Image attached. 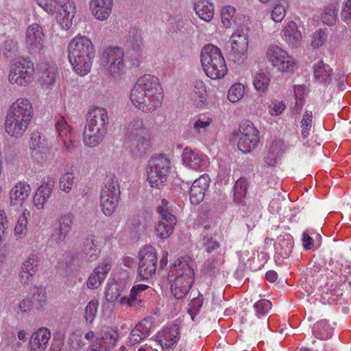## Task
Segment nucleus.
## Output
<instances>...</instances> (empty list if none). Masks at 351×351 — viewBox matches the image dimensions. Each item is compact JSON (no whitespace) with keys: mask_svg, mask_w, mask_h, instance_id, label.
<instances>
[{"mask_svg":"<svg viewBox=\"0 0 351 351\" xmlns=\"http://www.w3.org/2000/svg\"><path fill=\"white\" fill-rule=\"evenodd\" d=\"M221 19L223 26L226 28H230L234 24L239 29H248L250 24L249 17L245 14H237L235 8L231 5L223 7L221 12Z\"/></svg>","mask_w":351,"mask_h":351,"instance_id":"obj_20","label":"nucleus"},{"mask_svg":"<svg viewBox=\"0 0 351 351\" xmlns=\"http://www.w3.org/2000/svg\"><path fill=\"white\" fill-rule=\"evenodd\" d=\"M193 91L191 94V101L196 108L199 109L208 107L207 90L204 82L195 80L193 83Z\"/></svg>","mask_w":351,"mask_h":351,"instance_id":"obj_38","label":"nucleus"},{"mask_svg":"<svg viewBox=\"0 0 351 351\" xmlns=\"http://www.w3.org/2000/svg\"><path fill=\"white\" fill-rule=\"evenodd\" d=\"M34 63L28 58H20L12 64L8 80L12 84L27 86L34 79Z\"/></svg>","mask_w":351,"mask_h":351,"instance_id":"obj_9","label":"nucleus"},{"mask_svg":"<svg viewBox=\"0 0 351 351\" xmlns=\"http://www.w3.org/2000/svg\"><path fill=\"white\" fill-rule=\"evenodd\" d=\"M213 122V117L209 112L199 113L193 117L192 128L200 141H205Z\"/></svg>","mask_w":351,"mask_h":351,"instance_id":"obj_24","label":"nucleus"},{"mask_svg":"<svg viewBox=\"0 0 351 351\" xmlns=\"http://www.w3.org/2000/svg\"><path fill=\"white\" fill-rule=\"evenodd\" d=\"M37 71L39 81L43 86H49L54 83L57 71L53 66L47 62H42L37 65Z\"/></svg>","mask_w":351,"mask_h":351,"instance_id":"obj_40","label":"nucleus"},{"mask_svg":"<svg viewBox=\"0 0 351 351\" xmlns=\"http://www.w3.org/2000/svg\"><path fill=\"white\" fill-rule=\"evenodd\" d=\"M54 187V180L52 178H47L43 181L41 185L37 189L33 198V204L38 210L44 208L45 203L49 199L52 190Z\"/></svg>","mask_w":351,"mask_h":351,"instance_id":"obj_34","label":"nucleus"},{"mask_svg":"<svg viewBox=\"0 0 351 351\" xmlns=\"http://www.w3.org/2000/svg\"><path fill=\"white\" fill-rule=\"evenodd\" d=\"M313 112L306 110L302 115V120L300 122L301 129V135L303 138H306L310 135V131L312 128Z\"/></svg>","mask_w":351,"mask_h":351,"instance_id":"obj_55","label":"nucleus"},{"mask_svg":"<svg viewBox=\"0 0 351 351\" xmlns=\"http://www.w3.org/2000/svg\"><path fill=\"white\" fill-rule=\"evenodd\" d=\"M256 315L258 317L266 315L271 308V303L267 300H260L254 304Z\"/></svg>","mask_w":351,"mask_h":351,"instance_id":"obj_57","label":"nucleus"},{"mask_svg":"<svg viewBox=\"0 0 351 351\" xmlns=\"http://www.w3.org/2000/svg\"><path fill=\"white\" fill-rule=\"evenodd\" d=\"M289 8L287 0H276L271 10V18L276 23H280L285 17Z\"/></svg>","mask_w":351,"mask_h":351,"instance_id":"obj_45","label":"nucleus"},{"mask_svg":"<svg viewBox=\"0 0 351 351\" xmlns=\"http://www.w3.org/2000/svg\"><path fill=\"white\" fill-rule=\"evenodd\" d=\"M171 168V161L162 154L153 156L148 160L147 181L152 188L160 189L167 182Z\"/></svg>","mask_w":351,"mask_h":351,"instance_id":"obj_7","label":"nucleus"},{"mask_svg":"<svg viewBox=\"0 0 351 351\" xmlns=\"http://www.w3.org/2000/svg\"><path fill=\"white\" fill-rule=\"evenodd\" d=\"M120 285L116 282H108L106 289L105 297L108 302H117L121 295V290Z\"/></svg>","mask_w":351,"mask_h":351,"instance_id":"obj_54","label":"nucleus"},{"mask_svg":"<svg viewBox=\"0 0 351 351\" xmlns=\"http://www.w3.org/2000/svg\"><path fill=\"white\" fill-rule=\"evenodd\" d=\"M138 276L141 279L152 277L156 271L157 252L152 245H145L138 252Z\"/></svg>","mask_w":351,"mask_h":351,"instance_id":"obj_14","label":"nucleus"},{"mask_svg":"<svg viewBox=\"0 0 351 351\" xmlns=\"http://www.w3.org/2000/svg\"><path fill=\"white\" fill-rule=\"evenodd\" d=\"M123 51L120 47H108L104 51L101 62L109 75L116 77L123 73Z\"/></svg>","mask_w":351,"mask_h":351,"instance_id":"obj_13","label":"nucleus"},{"mask_svg":"<svg viewBox=\"0 0 351 351\" xmlns=\"http://www.w3.org/2000/svg\"><path fill=\"white\" fill-rule=\"evenodd\" d=\"M179 328L176 324L165 327L156 335L157 341L161 347L167 349L177 343L179 339Z\"/></svg>","mask_w":351,"mask_h":351,"instance_id":"obj_32","label":"nucleus"},{"mask_svg":"<svg viewBox=\"0 0 351 351\" xmlns=\"http://www.w3.org/2000/svg\"><path fill=\"white\" fill-rule=\"evenodd\" d=\"M120 186L114 175L107 176L100 194V207L106 216H110L117 209L120 200Z\"/></svg>","mask_w":351,"mask_h":351,"instance_id":"obj_8","label":"nucleus"},{"mask_svg":"<svg viewBox=\"0 0 351 351\" xmlns=\"http://www.w3.org/2000/svg\"><path fill=\"white\" fill-rule=\"evenodd\" d=\"M247 183L245 178H241L234 184V195L239 197H244L247 193Z\"/></svg>","mask_w":351,"mask_h":351,"instance_id":"obj_61","label":"nucleus"},{"mask_svg":"<svg viewBox=\"0 0 351 351\" xmlns=\"http://www.w3.org/2000/svg\"><path fill=\"white\" fill-rule=\"evenodd\" d=\"M228 47L230 60L238 64H243L248 55L247 29H237L230 36Z\"/></svg>","mask_w":351,"mask_h":351,"instance_id":"obj_10","label":"nucleus"},{"mask_svg":"<svg viewBox=\"0 0 351 351\" xmlns=\"http://www.w3.org/2000/svg\"><path fill=\"white\" fill-rule=\"evenodd\" d=\"M126 46L128 47L130 56H134L135 62L134 65H138L142 60L143 56V38L141 32L136 29H132L129 32L126 40Z\"/></svg>","mask_w":351,"mask_h":351,"instance_id":"obj_27","label":"nucleus"},{"mask_svg":"<svg viewBox=\"0 0 351 351\" xmlns=\"http://www.w3.org/2000/svg\"><path fill=\"white\" fill-rule=\"evenodd\" d=\"M287 149V145L285 142L281 139H275L272 141L269 145L268 150L277 156L278 158H281L282 154Z\"/></svg>","mask_w":351,"mask_h":351,"instance_id":"obj_59","label":"nucleus"},{"mask_svg":"<svg viewBox=\"0 0 351 351\" xmlns=\"http://www.w3.org/2000/svg\"><path fill=\"white\" fill-rule=\"evenodd\" d=\"M30 217V212L25 208L19 215L14 228V233L20 238L24 237L27 232L28 219Z\"/></svg>","mask_w":351,"mask_h":351,"instance_id":"obj_49","label":"nucleus"},{"mask_svg":"<svg viewBox=\"0 0 351 351\" xmlns=\"http://www.w3.org/2000/svg\"><path fill=\"white\" fill-rule=\"evenodd\" d=\"M163 98V89L159 80L149 74L136 80L130 95L132 105L145 113H152L160 108Z\"/></svg>","mask_w":351,"mask_h":351,"instance_id":"obj_1","label":"nucleus"},{"mask_svg":"<svg viewBox=\"0 0 351 351\" xmlns=\"http://www.w3.org/2000/svg\"><path fill=\"white\" fill-rule=\"evenodd\" d=\"M7 113L31 121L34 116L33 106L28 99L20 97L11 104Z\"/></svg>","mask_w":351,"mask_h":351,"instance_id":"obj_26","label":"nucleus"},{"mask_svg":"<svg viewBox=\"0 0 351 351\" xmlns=\"http://www.w3.org/2000/svg\"><path fill=\"white\" fill-rule=\"evenodd\" d=\"M293 91L295 99V105L300 108H302L304 105L305 87L302 85H295L293 87Z\"/></svg>","mask_w":351,"mask_h":351,"instance_id":"obj_63","label":"nucleus"},{"mask_svg":"<svg viewBox=\"0 0 351 351\" xmlns=\"http://www.w3.org/2000/svg\"><path fill=\"white\" fill-rule=\"evenodd\" d=\"M282 38L291 47L296 48L301 45L302 34L295 21H290L285 23L282 29Z\"/></svg>","mask_w":351,"mask_h":351,"instance_id":"obj_31","label":"nucleus"},{"mask_svg":"<svg viewBox=\"0 0 351 351\" xmlns=\"http://www.w3.org/2000/svg\"><path fill=\"white\" fill-rule=\"evenodd\" d=\"M45 38L43 29L38 23H32L27 27L25 46L31 53L40 52L44 48Z\"/></svg>","mask_w":351,"mask_h":351,"instance_id":"obj_17","label":"nucleus"},{"mask_svg":"<svg viewBox=\"0 0 351 351\" xmlns=\"http://www.w3.org/2000/svg\"><path fill=\"white\" fill-rule=\"evenodd\" d=\"M334 327L330 326L326 319L320 320L316 322L313 328V335L318 339L326 340L330 339L333 334Z\"/></svg>","mask_w":351,"mask_h":351,"instance_id":"obj_42","label":"nucleus"},{"mask_svg":"<svg viewBox=\"0 0 351 351\" xmlns=\"http://www.w3.org/2000/svg\"><path fill=\"white\" fill-rule=\"evenodd\" d=\"M210 182L208 174L204 173L196 179L191 185L189 197L192 204H199L204 198Z\"/></svg>","mask_w":351,"mask_h":351,"instance_id":"obj_25","label":"nucleus"},{"mask_svg":"<svg viewBox=\"0 0 351 351\" xmlns=\"http://www.w3.org/2000/svg\"><path fill=\"white\" fill-rule=\"evenodd\" d=\"M58 133V141L62 143L64 148L70 153L75 151L79 145L77 136L73 128L69 125L64 117H60L55 125Z\"/></svg>","mask_w":351,"mask_h":351,"instance_id":"obj_16","label":"nucleus"},{"mask_svg":"<svg viewBox=\"0 0 351 351\" xmlns=\"http://www.w3.org/2000/svg\"><path fill=\"white\" fill-rule=\"evenodd\" d=\"M74 218V215L71 213L60 216L58 219V227L53 230L51 235L53 241L58 244L64 241L72 230Z\"/></svg>","mask_w":351,"mask_h":351,"instance_id":"obj_23","label":"nucleus"},{"mask_svg":"<svg viewBox=\"0 0 351 351\" xmlns=\"http://www.w3.org/2000/svg\"><path fill=\"white\" fill-rule=\"evenodd\" d=\"M146 228V225L141 223L138 218L132 219L130 230L134 237H138L141 232H144Z\"/></svg>","mask_w":351,"mask_h":351,"instance_id":"obj_62","label":"nucleus"},{"mask_svg":"<svg viewBox=\"0 0 351 351\" xmlns=\"http://www.w3.org/2000/svg\"><path fill=\"white\" fill-rule=\"evenodd\" d=\"M332 69L322 60L319 61L313 66V77L318 82L328 86L332 80Z\"/></svg>","mask_w":351,"mask_h":351,"instance_id":"obj_39","label":"nucleus"},{"mask_svg":"<svg viewBox=\"0 0 351 351\" xmlns=\"http://www.w3.org/2000/svg\"><path fill=\"white\" fill-rule=\"evenodd\" d=\"M266 58L272 66L285 73H292L297 68V61L289 53L277 45H271L267 49Z\"/></svg>","mask_w":351,"mask_h":351,"instance_id":"obj_11","label":"nucleus"},{"mask_svg":"<svg viewBox=\"0 0 351 351\" xmlns=\"http://www.w3.org/2000/svg\"><path fill=\"white\" fill-rule=\"evenodd\" d=\"M38 258L36 254H31L22 264L19 271L21 283L27 284L31 282L37 271Z\"/></svg>","mask_w":351,"mask_h":351,"instance_id":"obj_35","label":"nucleus"},{"mask_svg":"<svg viewBox=\"0 0 351 351\" xmlns=\"http://www.w3.org/2000/svg\"><path fill=\"white\" fill-rule=\"evenodd\" d=\"M31 193L30 185L20 181L16 183L10 191V203L12 206H21L28 199Z\"/></svg>","mask_w":351,"mask_h":351,"instance_id":"obj_29","label":"nucleus"},{"mask_svg":"<svg viewBox=\"0 0 351 351\" xmlns=\"http://www.w3.org/2000/svg\"><path fill=\"white\" fill-rule=\"evenodd\" d=\"M182 161L186 167L199 171H204L210 164L209 158L206 155L189 147L183 150Z\"/></svg>","mask_w":351,"mask_h":351,"instance_id":"obj_19","label":"nucleus"},{"mask_svg":"<svg viewBox=\"0 0 351 351\" xmlns=\"http://www.w3.org/2000/svg\"><path fill=\"white\" fill-rule=\"evenodd\" d=\"M125 145L134 155L145 154L149 149V131L143 125L142 119L135 118L128 125Z\"/></svg>","mask_w":351,"mask_h":351,"instance_id":"obj_4","label":"nucleus"},{"mask_svg":"<svg viewBox=\"0 0 351 351\" xmlns=\"http://www.w3.org/2000/svg\"><path fill=\"white\" fill-rule=\"evenodd\" d=\"M101 252L99 241L95 236L90 234L85 238L83 245L84 258L86 262L95 261Z\"/></svg>","mask_w":351,"mask_h":351,"instance_id":"obj_37","label":"nucleus"},{"mask_svg":"<svg viewBox=\"0 0 351 351\" xmlns=\"http://www.w3.org/2000/svg\"><path fill=\"white\" fill-rule=\"evenodd\" d=\"M119 337V334L117 330L112 328L104 327L100 333H97L99 342L103 343L104 350L108 349L114 346Z\"/></svg>","mask_w":351,"mask_h":351,"instance_id":"obj_43","label":"nucleus"},{"mask_svg":"<svg viewBox=\"0 0 351 351\" xmlns=\"http://www.w3.org/2000/svg\"><path fill=\"white\" fill-rule=\"evenodd\" d=\"M135 327L147 337L153 330L152 319L151 317L145 318L139 322Z\"/></svg>","mask_w":351,"mask_h":351,"instance_id":"obj_60","label":"nucleus"},{"mask_svg":"<svg viewBox=\"0 0 351 351\" xmlns=\"http://www.w3.org/2000/svg\"><path fill=\"white\" fill-rule=\"evenodd\" d=\"M238 148L243 153H248L257 147L259 140V131L254 124L245 122L240 125L238 133Z\"/></svg>","mask_w":351,"mask_h":351,"instance_id":"obj_15","label":"nucleus"},{"mask_svg":"<svg viewBox=\"0 0 351 351\" xmlns=\"http://www.w3.org/2000/svg\"><path fill=\"white\" fill-rule=\"evenodd\" d=\"M111 267V262L109 259L104 260L89 276L86 282L88 288L90 289L98 288L106 278Z\"/></svg>","mask_w":351,"mask_h":351,"instance_id":"obj_30","label":"nucleus"},{"mask_svg":"<svg viewBox=\"0 0 351 351\" xmlns=\"http://www.w3.org/2000/svg\"><path fill=\"white\" fill-rule=\"evenodd\" d=\"M245 93V86L240 82H237L230 87L227 97L230 102L236 103L243 97Z\"/></svg>","mask_w":351,"mask_h":351,"instance_id":"obj_52","label":"nucleus"},{"mask_svg":"<svg viewBox=\"0 0 351 351\" xmlns=\"http://www.w3.org/2000/svg\"><path fill=\"white\" fill-rule=\"evenodd\" d=\"M64 171L59 180V187L62 191L69 193L74 183L73 166L65 167Z\"/></svg>","mask_w":351,"mask_h":351,"instance_id":"obj_48","label":"nucleus"},{"mask_svg":"<svg viewBox=\"0 0 351 351\" xmlns=\"http://www.w3.org/2000/svg\"><path fill=\"white\" fill-rule=\"evenodd\" d=\"M201 63L206 75L213 79H222L228 72L221 50L213 45H207L201 52Z\"/></svg>","mask_w":351,"mask_h":351,"instance_id":"obj_5","label":"nucleus"},{"mask_svg":"<svg viewBox=\"0 0 351 351\" xmlns=\"http://www.w3.org/2000/svg\"><path fill=\"white\" fill-rule=\"evenodd\" d=\"M339 10V5L337 1H332L325 6L322 14V22L328 25H335Z\"/></svg>","mask_w":351,"mask_h":351,"instance_id":"obj_46","label":"nucleus"},{"mask_svg":"<svg viewBox=\"0 0 351 351\" xmlns=\"http://www.w3.org/2000/svg\"><path fill=\"white\" fill-rule=\"evenodd\" d=\"M113 7V0H90L89 9L99 21H105L110 16Z\"/></svg>","mask_w":351,"mask_h":351,"instance_id":"obj_33","label":"nucleus"},{"mask_svg":"<svg viewBox=\"0 0 351 351\" xmlns=\"http://www.w3.org/2000/svg\"><path fill=\"white\" fill-rule=\"evenodd\" d=\"M157 212L160 219L155 229L156 236L162 239H167L173 231L177 218L173 215L170 203L166 199L161 200L160 204L157 206Z\"/></svg>","mask_w":351,"mask_h":351,"instance_id":"obj_12","label":"nucleus"},{"mask_svg":"<svg viewBox=\"0 0 351 351\" xmlns=\"http://www.w3.org/2000/svg\"><path fill=\"white\" fill-rule=\"evenodd\" d=\"M68 59L75 73L87 75L92 68L95 49L92 41L85 36L74 37L68 45Z\"/></svg>","mask_w":351,"mask_h":351,"instance_id":"obj_2","label":"nucleus"},{"mask_svg":"<svg viewBox=\"0 0 351 351\" xmlns=\"http://www.w3.org/2000/svg\"><path fill=\"white\" fill-rule=\"evenodd\" d=\"M37 4L49 14H56V20L60 26L69 29L76 12L73 0H35Z\"/></svg>","mask_w":351,"mask_h":351,"instance_id":"obj_6","label":"nucleus"},{"mask_svg":"<svg viewBox=\"0 0 351 351\" xmlns=\"http://www.w3.org/2000/svg\"><path fill=\"white\" fill-rule=\"evenodd\" d=\"M30 156L32 161L43 167L51 159L49 147L30 150Z\"/></svg>","mask_w":351,"mask_h":351,"instance_id":"obj_50","label":"nucleus"},{"mask_svg":"<svg viewBox=\"0 0 351 351\" xmlns=\"http://www.w3.org/2000/svg\"><path fill=\"white\" fill-rule=\"evenodd\" d=\"M106 133L84 128L83 133V143L88 147H95L104 140Z\"/></svg>","mask_w":351,"mask_h":351,"instance_id":"obj_44","label":"nucleus"},{"mask_svg":"<svg viewBox=\"0 0 351 351\" xmlns=\"http://www.w3.org/2000/svg\"><path fill=\"white\" fill-rule=\"evenodd\" d=\"M328 32L326 28L317 29L312 35L311 45L313 49L323 47L328 39Z\"/></svg>","mask_w":351,"mask_h":351,"instance_id":"obj_53","label":"nucleus"},{"mask_svg":"<svg viewBox=\"0 0 351 351\" xmlns=\"http://www.w3.org/2000/svg\"><path fill=\"white\" fill-rule=\"evenodd\" d=\"M149 287L144 284L134 285L128 296L121 297L119 304L128 307L141 306L147 298V291Z\"/></svg>","mask_w":351,"mask_h":351,"instance_id":"obj_21","label":"nucleus"},{"mask_svg":"<svg viewBox=\"0 0 351 351\" xmlns=\"http://www.w3.org/2000/svg\"><path fill=\"white\" fill-rule=\"evenodd\" d=\"M193 265L191 257L182 256L176 260L169 269L168 280L171 283V293L178 300L184 298L188 294L194 282Z\"/></svg>","mask_w":351,"mask_h":351,"instance_id":"obj_3","label":"nucleus"},{"mask_svg":"<svg viewBox=\"0 0 351 351\" xmlns=\"http://www.w3.org/2000/svg\"><path fill=\"white\" fill-rule=\"evenodd\" d=\"M276 250V258H287L292 252L293 247V239L291 234H280L274 243Z\"/></svg>","mask_w":351,"mask_h":351,"instance_id":"obj_36","label":"nucleus"},{"mask_svg":"<svg viewBox=\"0 0 351 351\" xmlns=\"http://www.w3.org/2000/svg\"><path fill=\"white\" fill-rule=\"evenodd\" d=\"M204 296L199 293L197 297L193 298L189 304V313L192 314H196L198 313L203 304Z\"/></svg>","mask_w":351,"mask_h":351,"instance_id":"obj_64","label":"nucleus"},{"mask_svg":"<svg viewBox=\"0 0 351 351\" xmlns=\"http://www.w3.org/2000/svg\"><path fill=\"white\" fill-rule=\"evenodd\" d=\"M51 337V333L49 328L40 327L34 331L29 339V351H45Z\"/></svg>","mask_w":351,"mask_h":351,"instance_id":"obj_28","label":"nucleus"},{"mask_svg":"<svg viewBox=\"0 0 351 351\" xmlns=\"http://www.w3.org/2000/svg\"><path fill=\"white\" fill-rule=\"evenodd\" d=\"M29 151L49 147L45 136L38 131L32 132L29 144Z\"/></svg>","mask_w":351,"mask_h":351,"instance_id":"obj_51","label":"nucleus"},{"mask_svg":"<svg viewBox=\"0 0 351 351\" xmlns=\"http://www.w3.org/2000/svg\"><path fill=\"white\" fill-rule=\"evenodd\" d=\"M285 102L277 99H272L267 106L268 112L271 117L280 115L285 111Z\"/></svg>","mask_w":351,"mask_h":351,"instance_id":"obj_56","label":"nucleus"},{"mask_svg":"<svg viewBox=\"0 0 351 351\" xmlns=\"http://www.w3.org/2000/svg\"><path fill=\"white\" fill-rule=\"evenodd\" d=\"M98 306L99 301L97 300H93L86 305L85 308L84 318L87 323H92L95 319Z\"/></svg>","mask_w":351,"mask_h":351,"instance_id":"obj_58","label":"nucleus"},{"mask_svg":"<svg viewBox=\"0 0 351 351\" xmlns=\"http://www.w3.org/2000/svg\"><path fill=\"white\" fill-rule=\"evenodd\" d=\"M30 123V121L7 113L5 121V131L11 137L20 138L25 135Z\"/></svg>","mask_w":351,"mask_h":351,"instance_id":"obj_22","label":"nucleus"},{"mask_svg":"<svg viewBox=\"0 0 351 351\" xmlns=\"http://www.w3.org/2000/svg\"><path fill=\"white\" fill-rule=\"evenodd\" d=\"M195 10L201 19L208 22L213 18L215 6L210 0H195Z\"/></svg>","mask_w":351,"mask_h":351,"instance_id":"obj_41","label":"nucleus"},{"mask_svg":"<svg viewBox=\"0 0 351 351\" xmlns=\"http://www.w3.org/2000/svg\"><path fill=\"white\" fill-rule=\"evenodd\" d=\"M270 82L271 76L269 73L260 70L254 76L253 86L257 91L265 93L268 89Z\"/></svg>","mask_w":351,"mask_h":351,"instance_id":"obj_47","label":"nucleus"},{"mask_svg":"<svg viewBox=\"0 0 351 351\" xmlns=\"http://www.w3.org/2000/svg\"><path fill=\"white\" fill-rule=\"evenodd\" d=\"M108 124V114L106 108L93 106L88 110L85 128L107 133Z\"/></svg>","mask_w":351,"mask_h":351,"instance_id":"obj_18","label":"nucleus"}]
</instances>
